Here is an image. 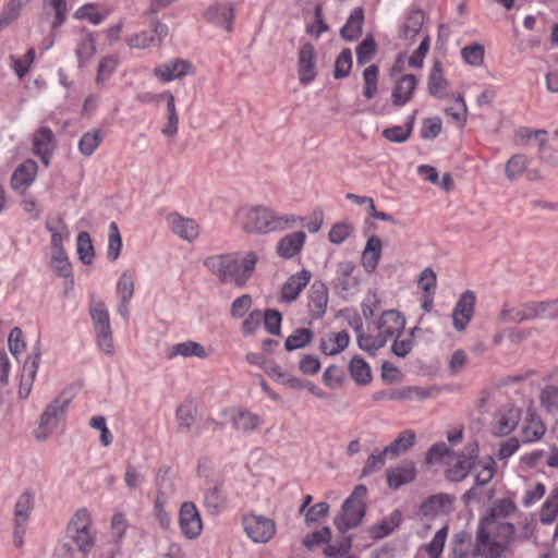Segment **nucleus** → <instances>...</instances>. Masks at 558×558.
Listing matches in <instances>:
<instances>
[{"label":"nucleus","mask_w":558,"mask_h":558,"mask_svg":"<svg viewBox=\"0 0 558 558\" xmlns=\"http://www.w3.org/2000/svg\"><path fill=\"white\" fill-rule=\"evenodd\" d=\"M235 219L243 232L258 235L292 229L303 220L293 214L279 215L272 208L263 205H246L239 208Z\"/></svg>","instance_id":"1"},{"label":"nucleus","mask_w":558,"mask_h":558,"mask_svg":"<svg viewBox=\"0 0 558 558\" xmlns=\"http://www.w3.org/2000/svg\"><path fill=\"white\" fill-rule=\"evenodd\" d=\"M258 256L255 252H246L243 256L239 253L213 255L204 260V266L215 275L220 283H234L242 288L252 277Z\"/></svg>","instance_id":"2"},{"label":"nucleus","mask_w":558,"mask_h":558,"mask_svg":"<svg viewBox=\"0 0 558 558\" xmlns=\"http://www.w3.org/2000/svg\"><path fill=\"white\" fill-rule=\"evenodd\" d=\"M92 518L86 508L78 509L66 526V537L76 544L61 542L54 549V558H86L94 547L95 538L90 533Z\"/></svg>","instance_id":"3"},{"label":"nucleus","mask_w":558,"mask_h":558,"mask_svg":"<svg viewBox=\"0 0 558 558\" xmlns=\"http://www.w3.org/2000/svg\"><path fill=\"white\" fill-rule=\"evenodd\" d=\"M515 527L512 523L502 520L483 522L481 520L476 531V551L485 558H498L513 541Z\"/></svg>","instance_id":"4"},{"label":"nucleus","mask_w":558,"mask_h":558,"mask_svg":"<svg viewBox=\"0 0 558 558\" xmlns=\"http://www.w3.org/2000/svg\"><path fill=\"white\" fill-rule=\"evenodd\" d=\"M367 488L365 485H357L351 495L343 501L341 513L335 518V525L344 533L356 527L365 515V497Z\"/></svg>","instance_id":"5"},{"label":"nucleus","mask_w":558,"mask_h":558,"mask_svg":"<svg viewBox=\"0 0 558 558\" xmlns=\"http://www.w3.org/2000/svg\"><path fill=\"white\" fill-rule=\"evenodd\" d=\"M72 401V397L63 391L43 412L39 427L35 430L37 439H46L57 426L59 418L65 413Z\"/></svg>","instance_id":"6"},{"label":"nucleus","mask_w":558,"mask_h":558,"mask_svg":"<svg viewBox=\"0 0 558 558\" xmlns=\"http://www.w3.org/2000/svg\"><path fill=\"white\" fill-rule=\"evenodd\" d=\"M168 34V26L161 23L158 19L153 17L149 22V31H143L142 33L131 36L128 39V45L131 48L136 49L158 47Z\"/></svg>","instance_id":"7"},{"label":"nucleus","mask_w":558,"mask_h":558,"mask_svg":"<svg viewBox=\"0 0 558 558\" xmlns=\"http://www.w3.org/2000/svg\"><path fill=\"white\" fill-rule=\"evenodd\" d=\"M179 525L183 536L187 539L197 538L203 531V522L196 506L192 501L181 505L179 511Z\"/></svg>","instance_id":"8"},{"label":"nucleus","mask_w":558,"mask_h":558,"mask_svg":"<svg viewBox=\"0 0 558 558\" xmlns=\"http://www.w3.org/2000/svg\"><path fill=\"white\" fill-rule=\"evenodd\" d=\"M478 458V448L476 444H469L465 450L458 456L454 464L446 471V477L451 482H461L474 468Z\"/></svg>","instance_id":"9"},{"label":"nucleus","mask_w":558,"mask_h":558,"mask_svg":"<svg viewBox=\"0 0 558 558\" xmlns=\"http://www.w3.org/2000/svg\"><path fill=\"white\" fill-rule=\"evenodd\" d=\"M244 531L255 543L268 542L276 532L272 520L263 515H250L243 519Z\"/></svg>","instance_id":"10"},{"label":"nucleus","mask_w":558,"mask_h":558,"mask_svg":"<svg viewBox=\"0 0 558 558\" xmlns=\"http://www.w3.org/2000/svg\"><path fill=\"white\" fill-rule=\"evenodd\" d=\"M475 302V293L471 290H466L460 295L452 312V323L456 330L462 331L465 329L473 317Z\"/></svg>","instance_id":"11"},{"label":"nucleus","mask_w":558,"mask_h":558,"mask_svg":"<svg viewBox=\"0 0 558 558\" xmlns=\"http://www.w3.org/2000/svg\"><path fill=\"white\" fill-rule=\"evenodd\" d=\"M191 72V62L180 58L169 60L154 69V75L162 83L181 78Z\"/></svg>","instance_id":"12"},{"label":"nucleus","mask_w":558,"mask_h":558,"mask_svg":"<svg viewBox=\"0 0 558 558\" xmlns=\"http://www.w3.org/2000/svg\"><path fill=\"white\" fill-rule=\"evenodd\" d=\"M298 73L300 83L310 84L316 76L315 48L312 44H304L298 53Z\"/></svg>","instance_id":"13"},{"label":"nucleus","mask_w":558,"mask_h":558,"mask_svg":"<svg viewBox=\"0 0 558 558\" xmlns=\"http://www.w3.org/2000/svg\"><path fill=\"white\" fill-rule=\"evenodd\" d=\"M307 298V307L311 318H323L328 305V289L326 284L320 281H315L308 291Z\"/></svg>","instance_id":"14"},{"label":"nucleus","mask_w":558,"mask_h":558,"mask_svg":"<svg viewBox=\"0 0 558 558\" xmlns=\"http://www.w3.org/2000/svg\"><path fill=\"white\" fill-rule=\"evenodd\" d=\"M57 146L54 134L48 126H41L33 137V151L40 157L45 166L49 165V159Z\"/></svg>","instance_id":"15"},{"label":"nucleus","mask_w":558,"mask_h":558,"mask_svg":"<svg viewBox=\"0 0 558 558\" xmlns=\"http://www.w3.org/2000/svg\"><path fill=\"white\" fill-rule=\"evenodd\" d=\"M354 270L355 265L351 260L340 262L337 265V276L333 280V284L343 298L352 294L357 284V280L353 276Z\"/></svg>","instance_id":"16"},{"label":"nucleus","mask_w":558,"mask_h":558,"mask_svg":"<svg viewBox=\"0 0 558 558\" xmlns=\"http://www.w3.org/2000/svg\"><path fill=\"white\" fill-rule=\"evenodd\" d=\"M40 347L39 343L33 349V353L27 357L23 365L22 377H21V387H20V396L27 397L31 392V388L36 378V374L39 367L40 362Z\"/></svg>","instance_id":"17"},{"label":"nucleus","mask_w":558,"mask_h":558,"mask_svg":"<svg viewBox=\"0 0 558 558\" xmlns=\"http://www.w3.org/2000/svg\"><path fill=\"white\" fill-rule=\"evenodd\" d=\"M171 231L181 239L192 242L198 235V225L191 218H185L178 213H171L166 218Z\"/></svg>","instance_id":"18"},{"label":"nucleus","mask_w":558,"mask_h":558,"mask_svg":"<svg viewBox=\"0 0 558 558\" xmlns=\"http://www.w3.org/2000/svg\"><path fill=\"white\" fill-rule=\"evenodd\" d=\"M405 319L404 317L396 310L385 311L378 323L377 330L387 339L398 336L404 329Z\"/></svg>","instance_id":"19"},{"label":"nucleus","mask_w":558,"mask_h":558,"mask_svg":"<svg viewBox=\"0 0 558 558\" xmlns=\"http://www.w3.org/2000/svg\"><path fill=\"white\" fill-rule=\"evenodd\" d=\"M403 514L399 509L393 510L389 515L384 517L379 522L371 525L367 530L372 539H381L392 534L402 523Z\"/></svg>","instance_id":"20"},{"label":"nucleus","mask_w":558,"mask_h":558,"mask_svg":"<svg viewBox=\"0 0 558 558\" xmlns=\"http://www.w3.org/2000/svg\"><path fill=\"white\" fill-rule=\"evenodd\" d=\"M388 486L398 489L415 480L416 470L411 461H403L401 464L390 468L386 472Z\"/></svg>","instance_id":"21"},{"label":"nucleus","mask_w":558,"mask_h":558,"mask_svg":"<svg viewBox=\"0 0 558 558\" xmlns=\"http://www.w3.org/2000/svg\"><path fill=\"white\" fill-rule=\"evenodd\" d=\"M311 271L303 269L291 277L282 284L281 300L284 302L294 301L311 280Z\"/></svg>","instance_id":"22"},{"label":"nucleus","mask_w":558,"mask_h":558,"mask_svg":"<svg viewBox=\"0 0 558 558\" xmlns=\"http://www.w3.org/2000/svg\"><path fill=\"white\" fill-rule=\"evenodd\" d=\"M454 497L448 494H436L426 498L420 511L424 517L434 518L440 513H446L451 510Z\"/></svg>","instance_id":"23"},{"label":"nucleus","mask_w":558,"mask_h":558,"mask_svg":"<svg viewBox=\"0 0 558 558\" xmlns=\"http://www.w3.org/2000/svg\"><path fill=\"white\" fill-rule=\"evenodd\" d=\"M417 86V80L413 74H404L396 83L391 93L392 105L401 107L408 104Z\"/></svg>","instance_id":"24"},{"label":"nucleus","mask_w":558,"mask_h":558,"mask_svg":"<svg viewBox=\"0 0 558 558\" xmlns=\"http://www.w3.org/2000/svg\"><path fill=\"white\" fill-rule=\"evenodd\" d=\"M205 16L210 23L230 32L234 19V7L232 3H215L206 10Z\"/></svg>","instance_id":"25"},{"label":"nucleus","mask_w":558,"mask_h":558,"mask_svg":"<svg viewBox=\"0 0 558 558\" xmlns=\"http://www.w3.org/2000/svg\"><path fill=\"white\" fill-rule=\"evenodd\" d=\"M533 319H535L533 301L522 303L512 308H510L508 304L505 303L499 313V320L501 323L520 324Z\"/></svg>","instance_id":"26"},{"label":"nucleus","mask_w":558,"mask_h":558,"mask_svg":"<svg viewBox=\"0 0 558 558\" xmlns=\"http://www.w3.org/2000/svg\"><path fill=\"white\" fill-rule=\"evenodd\" d=\"M306 234L303 231L289 233L281 238L276 246L280 257L289 259L299 254L305 243Z\"/></svg>","instance_id":"27"},{"label":"nucleus","mask_w":558,"mask_h":558,"mask_svg":"<svg viewBox=\"0 0 558 558\" xmlns=\"http://www.w3.org/2000/svg\"><path fill=\"white\" fill-rule=\"evenodd\" d=\"M364 10L356 7L350 13L345 24L340 29L341 37L347 41H354L362 35Z\"/></svg>","instance_id":"28"},{"label":"nucleus","mask_w":558,"mask_h":558,"mask_svg":"<svg viewBox=\"0 0 558 558\" xmlns=\"http://www.w3.org/2000/svg\"><path fill=\"white\" fill-rule=\"evenodd\" d=\"M521 410L508 407L499 410L497 414L496 433L500 436L510 434L519 424Z\"/></svg>","instance_id":"29"},{"label":"nucleus","mask_w":558,"mask_h":558,"mask_svg":"<svg viewBox=\"0 0 558 558\" xmlns=\"http://www.w3.org/2000/svg\"><path fill=\"white\" fill-rule=\"evenodd\" d=\"M362 322L361 318H357L355 331L357 345L361 350L375 355L376 351L384 348L388 340L378 331L376 336L366 335L362 332Z\"/></svg>","instance_id":"30"},{"label":"nucleus","mask_w":558,"mask_h":558,"mask_svg":"<svg viewBox=\"0 0 558 558\" xmlns=\"http://www.w3.org/2000/svg\"><path fill=\"white\" fill-rule=\"evenodd\" d=\"M424 12L421 9H412L405 16L403 24L399 29V37L402 39L415 38L424 23Z\"/></svg>","instance_id":"31"},{"label":"nucleus","mask_w":558,"mask_h":558,"mask_svg":"<svg viewBox=\"0 0 558 558\" xmlns=\"http://www.w3.org/2000/svg\"><path fill=\"white\" fill-rule=\"evenodd\" d=\"M381 240L377 235L368 238L362 254V264L367 272H373L381 256Z\"/></svg>","instance_id":"32"},{"label":"nucleus","mask_w":558,"mask_h":558,"mask_svg":"<svg viewBox=\"0 0 558 558\" xmlns=\"http://www.w3.org/2000/svg\"><path fill=\"white\" fill-rule=\"evenodd\" d=\"M37 172V163L26 160L12 174L11 184L14 189H25L32 184Z\"/></svg>","instance_id":"33"},{"label":"nucleus","mask_w":558,"mask_h":558,"mask_svg":"<svg viewBox=\"0 0 558 558\" xmlns=\"http://www.w3.org/2000/svg\"><path fill=\"white\" fill-rule=\"evenodd\" d=\"M350 341V336L345 330L331 333L328 338L320 339L319 349L326 355H336L343 351Z\"/></svg>","instance_id":"34"},{"label":"nucleus","mask_w":558,"mask_h":558,"mask_svg":"<svg viewBox=\"0 0 558 558\" xmlns=\"http://www.w3.org/2000/svg\"><path fill=\"white\" fill-rule=\"evenodd\" d=\"M517 510L514 501L510 498L497 499L490 507L487 515L483 518V522H494V520H505L513 514Z\"/></svg>","instance_id":"35"},{"label":"nucleus","mask_w":558,"mask_h":558,"mask_svg":"<svg viewBox=\"0 0 558 558\" xmlns=\"http://www.w3.org/2000/svg\"><path fill=\"white\" fill-rule=\"evenodd\" d=\"M447 85L448 82L442 74L441 63L439 61H435L428 75V93L436 98H442L445 96Z\"/></svg>","instance_id":"36"},{"label":"nucleus","mask_w":558,"mask_h":558,"mask_svg":"<svg viewBox=\"0 0 558 558\" xmlns=\"http://www.w3.org/2000/svg\"><path fill=\"white\" fill-rule=\"evenodd\" d=\"M177 355H181L183 357L196 356L205 359L207 353L201 343L195 341H184L172 345L167 353L169 359H173Z\"/></svg>","instance_id":"37"},{"label":"nucleus","mask_w":558,"mask_h":558,"mask_svg":"<svg viewBox=\"0 0 558 558\" xmlns=\"http://www.w3.org/2000/svg\"><path fill=\"white\" fill-rule=\"evenodd\" d=\"M415 438L416 435L414 430L405 429L401 432L390 445L384 448V453H388L391 457H398L414 445Z\"/></svg>","instance_id":"38"},{"label":"nucleus","mask_w":558,"mask_h":558,"mask_svg":"<svg viewBox=\"0 0 558 558\" xmlns=\"http://www.w3.org/2000/svg\"><path fill=\"white\" fill-rule=\"evenodd\" d=\"M89 315L92 317L95 331L111 328L109 312L102 301L95 299L90 300Z\"/></svg>","instance_id":"39"},{"label":"nucleus","mask_w":558,"mask_h":558,"mask_svg":"<svg viewBox=\"0 0 558 558\" xmlns=\"http://www.w3.org/2000/svg\"><path fill=\"white\" fill-rule=\"evenodd\" d=\"M349 372L352 379L359 385H368L372 381V372L367 362L355 355L349 363Z\"/></svg>","instance_id":"40"},{"label":"nucleus","mask_w":558,"mask_h":558,"mask_svg":"<svg viewBox=\"0 0 558 558\" xmlns=\"http://www.w3.org/2000/svg\"><path fill=\"white\" fill-rule=\"evenodd\" d=\"M226 500L221 484L216 483L205 492L204 505L210 514L219 513L225 508Z\"/></svg>","instance_id":"41"},{"label":"nucleus","mask_w":558,"mask_h":558,"mask_svg":"<svg viewBox=\"0 0 558 558\" xmlns=\"http://www.w3.org/2000/svg\"><path fill=\"white\" fill-rule=\"evenodd\" d=\"M167 100V124L161 130V133L167 137H173L178 132L179 117L175 109V99L170 92L160 94Z\"/></svg>","instance_id":"42"},{"label":"nucleus","mask_w":558,"mask_h":558,"mask_svg":"<svg viewBox=\"0 0 558 558\" xmlns=\"http://www.w3.org/2000/svg\"><path fill=\"white\" fill-rule=\"evenodd\" d=\"M546 432V427L534 413H529L525 425L522 428V438L525 442L539 440Z\"/></svg>","instance_id":"43"},{"label":"nucleus","mask_w":558,"mask_h":558,"mask_svg":"<svg viewBox=\"0 0 558 558\" xmlns=\"http://www.w3.org/2000/svg\"><path fill=\"white\" fill-rule=\"evenodd\" d=\"M34 508L33 495L29 492H24L17 498L14 507V524L23 525L29 519Z\"/></svg>","instance_id":"44"},{"label":"nucleus","mask_w":558,"mask_h":558,"mask_svg":"<svg viewBox=\"0 0 558 558\" xmlns=\"http://www.w3.org/2000/svg\"><path fill=\"white\" fill-rule=\"evenodd\" d=\"M314 332L310 328H296L284 342V349L287 351H294L298 349L305 348L312 342Z\"/></svg>","instance_id":"45"},{"label":"nucleus","mask_w":558,"mask_h":558,"mask_svg":"<svg viewBox=\"0 0 558 558\" xmlns=\"http://www.w3.org/2000/svg\"><path fill=\"white\" fill-rule=\"evenodd\" d=\"M231 423L235 429L247 433L257 427L259 418L247 410H239L232 414Z\"/></svg>","instance_id":"46"},{"label":"nucleus","mask_w":558,"mask_h":558,"mask_svg":"<svg viewBox=\"0 0 558 558\" xmlns=\"http://www.w3.org/2000/svg\"><path fill=\"white\" fill-rule=\"evenodd\" d=\"M96 52L95 38L90 32L82 31V38L76 46L75 53L78 59L80 66L89 60Z\"/></svg>","instance_id":"47"},{"label":"nucleus","mask_w":558,"mask_h":558,"mask_svg":"<svg viewBox=\"0 0 558 558\" xmlns=\"http://www.w3.org/2000/svg\"><path fill=\"white\" fill-rule=\"evenodd\" d=\"M558 514V487H555L541 508V522L550 524Z\"/></svg>","instance_id":"48"},{"label":"nucleus","mask_w":558,"mask_h":558,"mask_svg":"<svg viewBox=\"0 0 558 558\" xmlns=\"http://www.w3.org/2000/svg\"><path fill=\"white\" fill-rule=\"evenodd\" d=\"M76 246L81 262L90 265L94 260L95 251L88 232L82 231L78 233Z\"/></svg>","instance_id":"49"},{"label":"nucleus","mask_w":558,"mask_h":558,"mask_svg":"<svg viewBox=\"0 0 558 558\" xmlns=\"http://www.w3.org/2000/svg\"><path fill=\"white\" fill-rule=\"evenodd\" d=\"M448 526L445 525L436 532L433 539L425 546L428 558H441L444 547L447 541Z\"/></svg>","instance_id":"50"},{"label":"nucleus","mask_w":558,"mask_h":558,"mask_svg":"<svg viewBox=\"0 0 558 558\" xmlns=\"http://www.w3.org/2000/svg\"><path fill=\"white\" fill-rule=\"evenodd\" d=\"M102 142V134L99 130L86 132L78 142V149L84 156H90Z\"/></svg>","instance_id":"51"},{"label":"nucleus","mask_w":558,"mask_h":558,"mask_svg":"<svg viewBox=\"0 0 558 558\" xmlns=\"http://www.w3.org/2000/svg\"><path fill=\"white\" fill-rule=\"evenodd\" d=\"M51 268L53 271L62 278H72V266L68 258L66 252H56L52 253L51 258ZM71 283L73 284V279H71Z\"/></svg>","instance_id":"52"},{"label":"nucleus","mask_w":558,"mask_h":558,"mask_svg":"<svg viewBox=\"0 0 558 558\" xmlns=\"http://www.w3.org/2000/svg\"><path fill=\"white\" fill-rule=\"evenodd\" d=\"M535 319H554L558 317V298L550 301H533Z\"/></svg>","instance_id":"53"},{"label":"nucleus","mask_w":558,"mask_h":558,"mask_svg":"<svg viewBox=\"0 0 558 558\" xmlns=\"http://www.w3.org/2000/svg\"><path fill=\"white\" fill-rule=\"evenodd\" d=\"M122 248V238L116 222L109 226L107 257L113 262L119 258Z\"/></svg>","instance_id":"54"},{"label":"nucleus","mask_w":558,"mask_h":558,"mask_svg":"<svg viewBox=\"0 0 558 558\" xmlns=\"http://www.w3.org/2000/svg\"><path fill=\"white\" fill-rule=\"evenodd\" d=\"M352 68V52L349 48H344L339 53L338 58L335 62V71L333 76L335 78H344L347 77Z\"/></svg>","instance_id":"55"},{"label":"nucleus","mask_w":558,"mask_h":558,"mask_svg":"<svg viewBox=\"0 0 558 558\" xmlns=\"http://www.w3.org/2000/svg\"><path fill=\"white\" fill-rule=\"evenodd\" d=\"M345 380V374L342 367L337 365L328 366L323 374V383L328 388H339Z\"/></svg>","instance_id":"56"},{"label":"nucleus","mask_w":558,"mask_h":558,"mask_svg":"<svg viewBox=\"0 0 558 558\" xmlns=\"http://www.w3.org/2000/svg\"><path fill=\"white\" fill-rule=\"evenodd\" d=\"M417 330H420L418 327L412 328L410 333L403 339H400V337L397 336V338L395 339V341L391 345V351L393 352V354H396L399 357L407 356L413 349L414 332Z\"/></svg>","instance_id":"57"},{"label":"nucleus","mask_w":558,"mask_h":558,"mask_svg":"<svg viewBox=\"0 0 558 558\" xmlns=\"http://www.w3.org/2000/svg\"><path fill=\"white\" fill-rule=\"evenodd\" d=\"M376 41L373 36H366L356 47V60L359 64L368 62L376 53Z\"/></svg>","instance_id":"58"},{"label":"nucleus","mask_w":558,"mask_h":558,"mask_svg":"<svg viewBox=\"0 0 558 558\" xmlns=\"http://www.w3.org/2000/svg\"><path fill=\"white\" fill-rule=\"evenodd\" d=\"M196 408L192 401L179 405L175 412L180 427L190 428L195 422Z\"/></svg>","instance_id":"59"},{"label":"nucleus","mask_w":558,"mask_h":558,"mask_svg":"<svg viewBox=\"0 0 558 558\" xmlns=\"http://www.w3.org/2000/svg\"><path fill=\"white\" fill-rule=\"evenodd\" d=\"M461 56L468 64L481 65L484 60V47L477 43L465 46L461 50Z\"/></svg>","instance_id":"60"},{"label":"nucleus","mask_w":558,"mask_h":558,"mask_svg":"<svg viewBox=\"0 0 558 558\" xmlns=\"http://www.w3.org/2000/svg\"><path fill=\"white\" fill-rule=\"evenodd\" d=\"M265 329L275 336L280 335L281 330V322H282V315L277 310H266L263 312V320Z\"/></svg>","instance_id":"61"},{"label":"nucleus","mask_w":558,"mask_h":558,"mask_svg":"<svg viewBox=\"0 0 558 558\" xmlns=\"http://www.w3.org/2000/svg\"><path fill=\"white\" fill-rule=\"evenodd\" d=\"M353 232V226L347 221L335 223L328 234V239L333 244L343 243Z\"/></svg>","instance_id":"62"},{"label":"nucleus","mask_w":558,"mask_h":558,"mask_svg":"<svg viewBox=\"0 0 558 558\" xmlns=\"http://www.w3.org/2000/svg\"><path fill=\"white\" fill-rule=\"evenodd\" d=\"M526 168V158L523 155L512 156L506 163V175L509 180L519 178Z\"/></svg>","instance_id":"63"},{"label":"nucleus","mask_w":558,"mask_h":558,"mask_svg":"<svg viewBox=\"0 0 558 558\" xmlns=\"http://www.w3.org/2000/svg\"><path fill=\"white\" fill-rule=\"evenodd\" d=\"M541 404L549 413L558 411V387L547 386L541 393Z\"/></svg>","instance_id":"64"}]
</instances>
